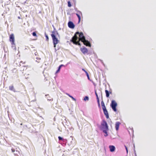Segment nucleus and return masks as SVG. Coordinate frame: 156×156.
<instances>
[{"mask_svg": "<svg viewBox=\"0 0 156 156\" xmlns=\"http://www.w3.org/2000/svg\"><path fill=\"white\" fill-rule=\"evenodd\" d=\"M85 39V37L83 36V33L76 32L74 36L73 37L70 41L76 45L80 46V41H81Z\"/></svg>", "mask_w": 156, "mask_h": 156, "instance_id": "f257e3e1", "label": "nucleus"}, {"mask_svg": "<svg viewBox=\"0 0 156 156\" xmlns=\"http://www.w3.org/2000/svg\"><path fill=\"white\" fill-rule=\"evenodd\" d=\"M101 127L102 129L103 130L104 133H107V131L108 130V128L106 122L104 120H103L101 122Z\"/></svg>", "mask_w": 156, "mask_h": 156, "instance_id": "f03ea898", "label": "nucleus"}, {"mask_svg": "<svg viewBox=\"0 0 156 156\" xmlns=\"http://www.w3.org/2000/svg\"><path fill=\"white\" fill-rule=\"evenodd\" d=\"M52 34H51V36L52 38L53 42L54 45V47L55 48L56 47V45L59 42L55 34V32H52Z\"/></svg>", "mask_w": 156, "mask_h": 156, "instance_id": "7ed1b4c3", "label": "nucleus"}, {"mask_svg": "<svg viewBox=\"0 0 156 156\" xmlns=\"http://www.w3.org/2000/svg\"><path fill=\"white\" fill-rule=\"evenodd\" d=\"M101 105L104 114L105 115L107 119L108 118L109 115L108 112L105 106L104 103L103 101H102L101 102Z\"/></svg>", "mask_w": 156, "mask_h": 156, "instance_id": "20e7f679", "label": "nucleus"}, {"mask_svg": "<svg viewBox=\"0 0 156 156\" xmlns=\"http://www.w3.org/2000/svg\"><path fill=\"white\" fill-rule=\"evenodd\" d=\"M117 103L115 101L112 100V101L110 106L112 109L115 112H116L117 111L116 107H117Z\"/></svg>", "mask_w": 156, "mask_h": 156, "instance_id": "39448f33", "label": "nucleus"}, {"mask_svg": "<svg viewBox=\"0 0 156 156\" xmlns=\"http://www.w3.org/2000/svg\"><path fill=\"white\" fill-rule=\"evenodd\" d=\"M9 41L11 42L12 45L13 46V45L15 46V37L14 34H12L9 36Z\"/></svg>", "mask_w": 156, "mask_h": 156, "instance_id": "423d86ee", "label": "nucleus"}, {"mask_svg": "<svg viewBox=\"0 0 156 156\" xmlns=\"http://www.w3.org/2000/svg\"><path fill=\"white\" fill-rule=\"evenodd\" d=\"M82 42L84 44L87 46L91 47L90 43L88 40H86V39H84V41L83 40L82 41Z\"/></svg>", "mask_w": 156, "mask_h": 156, "instance_id": "0eeeda50", "label": "nucleus"}, {"mask_svg": "<svg viewBox=\"0 0 156 156\" xmlns=\"http://www.w3.org/2000/svg\"><path fill=\"white\" fill-rule=\"evenodd\" d=\"M80 50L81 52L84 54H86L88 52V50L85 47L81 48H80Z\"/></svg>", "mask_w": 156, "mask_h": 156, "instance_id": "6e6552de", "label": "nucleus"}, {"mask_svg": "<svg viewBox=\"0 0 156 156\" xmlns=\"http://www.w3.org/2000/svg\"><path fill=\"white\" fill-rule=\"evenodd\" d=\"M68 27L71 28H74L75 27V25L71 21H69L68 23Z\"/></svg>", "mask_w": 156, "mask_h": 156, "instance_id": "1a4fd4ad", "label": "nucleus"}, {"mask_svg": "<svg viewBox=\"0 0 156 156\" xmlns=\"http://www.w3.org/2000/svg\"><path fill=\"white\" fill-rule=\"evenodd\" d=\"M109 147L110 149V151L111 152H114L115 150V147L113 145H110Z\"/></svg>", "mask_w": 156, "mask_h": 156, "instance_id": "9d476101", "label": "nucleus"}, {"mask_svg": "<svg viewBox=\"0 0 156 156\" xmlns=\"http://www.w3.org/2000/svg\"><path fill=\"white\" fill-rule=\"evenodd\" d=\"M121 123L119 122H117L115 124V128L116 130L117 131L119 129V127Z\"/></svg>", "mask_w": 156, "mask_h": 156, "instance_id": "9b49d317", "label": "nucleus"}, {"mask_svg": "<svg viewBox=\"0 0 156 156\" xmlns=\"http://www.w3.org/2000/svg\"><path fill=\"white\" fill-rule=\"evenodd\" d=\"M105 92L106 93V97L107 98L109 96V94H112V92L111 91L109 92L107 90H105Z\"/></svg>", "mask_w": 156, "mask_h": 156, "instance_id": "f8f14e48", "label": "nucleus"}, {"mask_svg": "<svg viewBox=\"0 0 156 156\" xmlns=\"http://www.w3.org/2000/svg\"><path fill=\"white\" fill-rule=\"evenodd\" d=\"M9 88L10 90L14 92H16V90L14 89V86L13 85L9 86Z\"/></svg>", "mask_w": 156, "mask_h": 156, "instance_id": "ddd939ff", "label": "nucleus"}, {"mask_svg": "<svg viewBox=\"0 0 156 156\" xmlns=\"http://www.w3.org/2000/svg\"><path fill=\"white\" fill-rule=\"evenodd\" d=\"M66 95H68L69 97H70V98H72V99L74 101H76V99L75 98H74L72 96H71L70 95H69V94H68V93H66Z\"/></svg>", "mask_w": 156, "mask_h": 156, "instance_id": "4468645a", "label": "nucleus"}, {"mask_svg": "<svg viewBox=\"0 0 156 156\" xmlns=\"http://www.w3.org/2000/svg\"><path fill=\"white\" fill-rule=\"evenodd\" d=\"M76 15H82L81 12L80 11H77L76 13Z\"/></svg>", "mask_w": 156, "mask_h": 156, "instance_id": "2eb2a0df", "label": "nucleus"}, {"mask_svg": "<svg viewBox=\"0 0 156 156\" xmlns=\"http://www.w3.org/2000/svg\"><path fill=\"white\" fill-rule=\"evenodd\" d=\"M78 18V22L80 23L81 20V16H82V15H76Z\"/></svg>", "mask_w": 156, "mask_h": 156, "instance_id": "dca6fc26", "label": "nucleus"}, {"mask_svg": "<svg viewBox=\"0 0 156 156\" xmlns=\"http://www.w3.org/2000/svg\"><path fill=\"white\" fill-rule=\"evenodd\" d=\"M63 66V65H60L59 66V67H58V70L57 71V72H56L57 73H58V72L59 71H60V69H61V67L62 66Z\"/></svg>", "mask_w": 156, "mask_h": 156, "instance_id": "f3484780", "label": "nucleus"}, {"mask_svg": "<svg viewBox=\"0 0 156 156\" xmlns=\"http://www.w3.org/2000/svg\"><path fill=\"white\" fill-rule=\"evenodd\" d=\"M83 100L85 101H86V100H89V98L88 96H85L84 99Z\"/></svg>", "mask_w": 156, "mask_h": 156, "instance_id": "a211bd4d", "label": "nucleus"}, {"mask_svg": "<svg viewBox=\"0 0 156 156\" xmlns=\"http://www.w3.org/2000/svg\"><path fill=\"white\" fill-rule=\"evenodd\" d=\"M68 6L69 7H71V4L70 2L69 1H68Z\"/></svg>", "mask_w": 156, "mask_h": 156, "instance_id": "6ab92c4d", "label": "nucleus"}, {"mask_svg": "<svg viewBox=\"0 0 156 156\" xmlns=\"http://www.w3.org/2000/svg\"><path fill=\"white\" fill-rule=\"evenodd\" d=\"M45 37L46 38V41H48V40H49V38H48V36L47 34H45Z\"/></svg>", "mask_w": 156, "mask_h": 156, "instance_id": "aec40b11", "label": "nucleus"}, {"mask_svg": "<svg viewBox=\"0 0 156 156\" xmlns=\"http://www.w3.org/2000/svg\"><path fill=\"white\" fill-rule=\"evenodd\" d=\"M32 35L34 36L37 37L36 33V32H33L32 33Z\"/></svg>", "mask_w": 156, "mask_h": 156, "instance_id": "412c9836", "label": "nucleus"}, {"mask_svg": "<svg viewBox=\"0 0 156 156\" xmlns=\"http://www.w3.org/2000/svg\"><path fill=\"white\" fill-rule=\"evenodd\" d=\"M86 74L87 75V78H88V79L89 80L90 79V78H89V75L88 74V73H87V72H86Z\"/></svg>", "mask_w": 156, "mask_h": 156, "instance_id": "4be33fe9", "label": "nucleus"}, {"mask_svg": "<svg viewBox=\"0 0 156 156\" xmlns=\"http://www.w3.org/2000/svg\"><path fill=\"white\" fill-rule=\"evenodd\" d=\"M58 138L59 140H63V138H62L61 136H59L58 137Z\"/></svg>", "mask_w": 156, "mask_h": 156, "instance_id": "5701e85b", "label": "nucleus"}, {"mask_svg": "<svg viewBox=\"0 0 156 156\" xmlns=\"http://www.w3.org/2000/svg\"><path fill=\"white\" fill-rule=\"evenodd\" d=\"M125 147L126 148V152H127V153H128V148L126 147V145H125Z\"/></svg>", "mask_w": 156, "mask_h": 156, "instance_id": "b1692460", "label": "nucleus"}, {"mask_svg": "<svg viewBox=\"0 0 156 156\" xmlns=\"http://www.w3.org/2000/svg\"><path fill=\"white\" fill-rule=\"evenodd\" d=\"M95 94L97 97V98H99L98 95L96 92H95Z\"/></svg>", "mask_w": 156, "mask_h": 156, "instance_id": "393cba45", "label": "nucleus"}, {"mask_svg": "<svg viewBox=\"0 0 156 156\" xmlns=\"http://www.w3.org/2000/svg\"><path fill=\"white\" fill-rule=\"evenodd\" d=\"M48 100H49V101H53V99L52 98H49V99H48Z\"/></svg>", "mask_w": 156, "mask_h": 156, "instance_id": "a878e982", "label": "nucleus"}, {"mask_svg": "<svg viewBox=\"0 0 156 156\" xmlns=\"http://www.w3.org/2000/svg\"><path fill=\"white\" fill-rule=\"evenodd\" d=\"M97 102H98V103H100L99 100V98H97Z\"/></svg>", "mask_w": 156, "mask_h": 156, "instance_id": "bb28decb", "label": "nucleus"}, {"mask_svg": "<svg viewBox=\"0 0 156 156\" xmlns=\"http://www.w3.org/2000/svg\"><path fill=\"white\" fill-rule=\"evenodd\" d=\"M11 150H12V152H14L15 151V150L14 149H12Z\"/></svg>", "mask_w": 156, "mask_h": 156, "instance_id": "cd10ccee", "label": "nucleus"}, {"mask_svg": "<svg viewBox=\"0 0 156 156\" xmlns=\"http://www.w3.org/2000/svg\"><path fill=\"white\" fill-rule=\"evenodd\" d=\"M82 70L83 71L86 73V72H87L84 69H82Z\"/></svg>", "mask_w": 156, "mask_h": 156, "instance_id": "c85d7f7f", "label": "nucleus"}, {"mask_svg": "<svg viewBox=\"0 0 156 156\" xmlns=\"http://www.w3.org/2000/svg\"><path fill=\"white\" fill-rule=\"evenodd\" d=\"M37 59L38 60H41V58H37Z\"/></svg>", "mask_w": 156, "mask_h": 156, "instance_id": "c756f323", "label": "nucleus"}, {"mask_svg": "<svg viewBox=\"0 0 156 156\" xmlns=\"http://www.w3.org/2000/svg\"><path fill=\"white\" fill-rule=\"evenodd\" d=\"M16 69L14 68V69H13L12 70V73H14V72L13 70H16Z\"/></svg>", "mask_w": 156, "mask_h": 156, "instance_id": "7c9ffc66", "label": "nucleus"}, {"mask_svg": "<svg viewBox=\"0 0 156 156\" xmlns=\"http://www.w3.org/2000/svg\"><path fill=\"white\" fill-rule=\"evenodd\" d=\"M98 105L99 107H100V103H98Z\"/></svg>", "mask_w": 156, "mask_h": 156, "instance_id": "2f4dec72", "label": "nucleus"}, {"mask_svg": "<svg viewBox=\"0 0 156 156\" xmlns=\"http://www.w3.org/2000/svg\"><path fill=\"white\" fill-rule=\"evenodd\" d=\"M23 73H24V74H25V73H24V70H23Z\"/></svg>", "mask_w": 156, "mask_h": 156, "instance_id": "473e14b6", "label": "nucleus"}, {"mask_svg": "<svg viewBox=\"0 0 156 156\" xmlns=\"http://www.w3.org/2000/svg\"><path fill=\"white\" fill-rule=\"evenodd\" d=\"M20 125H22V123H21V124H20Z\"/></svg>", "mask_w": 156, "mask_h": 156, "instance_id": "72a5a7b5", "label": "nucleus"}]
</instances>
